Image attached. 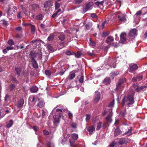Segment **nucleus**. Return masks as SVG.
<instances>
[{"label": "nucleus", "mask_w": 147, "mask_h": 147, "mask_svg": "<svg viewBox=\"0 0 147 147\" xmlns=\"http://www.w3.org/2000/svg\"><path fill=\"white\" fill-rule=\"evenodd\" d=\"M134 98L133 95L128 94L124 96L122 100V106L123 107L126 104L127 107H130L134 103Z\"/></svg>", "instance_id": "nucleus-1"}, {"label": "nucleus", "mask_w": 147, "mask_h": 147, "mask_svg": "<svg viewBox=\"0 0 147 147\" xmlns=\"http://www.w3.org/2000/svg\"><path fill=\"white\" fill-rule=\"evenodd\" d=\"M129 68L128 71L131 73H133L134 71L137 70L138 67L136 64H131L129 65Z\"/></svg>", "instance_id": "nucleus-2"}, {"label": "nucleus", "mask_w": 147, "mask_h": 147, "mask_svg": "<svg viewBox=\"0 0 147 147\" xmlns=\"http://www.w3.org/2000/svg\"><path fill=\"white\" fill-rule=\"evenodd\" d=\"M126 36V34L124 32H122L120 35V42L122 44H125L126 41V39L125 38Z\"/></svg>", "instance_id": "nucleus-3"}, {"label": "nucleus", "mask_w": 147, "mask_h": 147, "mask_svg": "<svg viewBox=\"0 0 147 147\" xmlns=\"http://www.w3.org/2000/svg\"><path fill=\"white\" fill-rule=\"evenodd\" d=\"M95 96L94 101V102L97 103L99 100L100 97V92L98 91H96L95 92Z\"/></svg>", "instance_id": "nucleus-4"}, {"label": "nucleus", "mask_w": 147, "mask_h": 147, "mask_svg": "<svg viewBox=\"0 0 147 147\" xmlns=\"http://www.w3.org/2000/svg\"><path fill=\"white\" fill-rule=\"evenodd\" d=\"M15 74L18 75V77H19L22 71V68L20 66H17L15 68Z\"/></svg>", "instance_id": "nucleus-5"}, {"label": "nucleus", "mask_w": 147, "mask_h": 147, "mask_svg": "<svg viewBox=\"0 0 147 147\" xmlns=\"http://www.w3.org/2000/svg\"><path fill=\"white\" fill-rule=\"evenodd\" d=\"M122 131L120 130L119 127H117L114 132V136L116 137L121 133Z\"/></svg>", "instance_id": "nucleus-6"}, {"label": "nucleus", "mask_w": 147, "mask_h": 147, "mask_svg": "<svg viewBox=\"0 0 147 147\" xmlns=\"http://www.w3.org/2000/svg\"><path fill=\"white\" fill-rule=\"evenodd\" d=\"M24 103V100L23 98L20 99L18 102L17 105V107L20 108L22 107Z\"/></svg>", "instance_id": "nucleus-7"}, {"label": "nucleus", "mask_w": 147, "mask_h": 147, "mask_svg": "<svg viewBox=\"0 0 147 147\" xmlns=\"http://www.w3.org/2000/svg\"><path fill=\"white\" fill-rule=\"evenodd\" d=\"M53 118L54 119V123L57 126L60 122V119L61 118L59 117H57V116L55 115L53 116Z\"/></svg>", "instance_id": "nucleus-8"}, {"label": "nucleus", "mask_w": 147, "mask_h": 147, "mask_svg": "<svg viewBox=\"0 0 147 147\" xmlns=\"http://www.w3.org/2000/svg\"><path fill=\"white\" fill-rule=\"evenodd\" d=\"M112 115L111 113H110L107 117H106V123L108 124V126L110 124L111 122V116Z\"/></svg>", "instance_id": "nucleus-9"}, {"label": "nucleus", "mask_w": 147, "mask_h": 147, "mask_svg": "<svg viewBox=\"0 0 147 147\" xmlns=\"http://www.w3.org/2000/svg\"><path fill=\"white\" fill-rule=\"evenodd\" d=\"M32 67L35 69H37L38 65L35 59L31 60V61Z\"/></svg>", "instance_id": "nucleus-10"}, {"label": "nucleus", "mask_w": 147, "mask_h": 147, "mask_svg": "<svg viewBox=\"0 0 147 147\" xmlns=\"http://www.w3.org/2000/svg\"><path fill=\"white\" fill-rule=\"evenodd\" d=\"M65 110L63 109H56V114L59 117L61 118V117L62 112Z\"/></svg>", "instance_id": "nucleus-11"}, {"label": "nucleus", "mask_w": 147, "mask_h": 147, "mask_svg": "<svg viewBox=\"0 0 147 147\" xmlns=\"http://www.w3.org/2000/svg\"><path fill=\"white\" fill-rule=\"evenodd\" d=\"M137 30L135 29L130 30L129 33V35L130 36H133L137 35Z\"/></svg>", "instance_id": "nucleus-12"}, {"label": "nucleus", "mask_w": 147, "mask_h": 147, "mask_svg": "<svg viewBox=\"0 0 147 147\" xmlns=\"http://www.w3.org/2000/svg\"><path fill=\"white\" fill-rule=\"evenodd\" d=\"M127 143V141L125 138H120L118 142L120 145H122L123 144H126Z\"/></svg>", "instance_id": "nucleus-13"}, {"label": "nucleus", "mask_w": 147, "mask_h": 147, "mask_svg": "<svg viewBox=\"0 0 147 147\" xmlns=\"http://www.w3.org/2000/svg\"><path fill=\"white\" fill-rule=\"evenodd\" d=\"M119 74V73L118 71H114L111 72L110 74V77L111 79H113L114 78V77L118 75Z\"/></svg>", "instance_id": "nucleus-14"}, {"label": "nucleus", "mask_w": 147, "mask_h": 147, "mask_svg": "<svg viewBox=\"0 0 147 147\" xmlns=\"http://www.w3.org/2000/svg\"><path fill=\"white\" fill-rule=\"evenodd\" d=\"M53 4L51 1L50 0H49L45 2L44 3V5L45 8H47L48 7H50L52 6Z\"/></svg>", "instance_id": "nucleus-15"}, {"label": "nucleus", "mask_w": 147, "mask_h": 147, "mask_svg": "<svg viewBox=\"0 0 147 147\" xmlns=\"http://www.w3.org/2000/svg\"><path fill=\"white\" fill-rule=\"evenodd\" d=\"M111 80L109 78H106L103 81V83L105 85H107L109 84L111 82Z\"/></svg>", "instance_id": "nucleus-16"}, {"label": "nucleus", "mask_w": 147, "mask_h": 147, "mask_svg": "<svg viewBox=\"0 0 147 147\" xmlns=\"http://www.w3.org/2000/svg\"><path fill=\"white\" fill-rule=\"evenodd\" d=\"M113 37L111 36H109L107 38L106 42L107 44H110L111 42H113Z\"/></svg>", "instance_id": "nucleus-17"}, {"label": "nucleus", "mask_w": 147, "mask_h": 147, "mask_svg": "<svg viewBox=\"0 0 147 147\" xmlns=\"http://www.w3.org/2000/svg\"><path fill=\"white\" fill-rule=\"evenodd\" d=\"M119 20L121 22L125 21L126 20L125 16L124 15H121L118 16Z\"/></svg>", "instance_id": "nucleus-18"}, {"label": "nucleus", "mask_w": 147, "mask_h": 147, "mask_svg": "<svg viewBox=\"0 0 147 147\" xmlns=\"http://www.w3.org/2000/svg\"><path fill=\"white\" fill-rule=\"evenodd\" d=\"M95 130V127L94 126H91L87 129V130L89 132L90 134H91L93 131Z\"/></svg>", "instance_id": "nucleus-19"}, {"label": "nucleus", "mask_w": 147, "mask_h": 147, "mask_svg": "<svg viewBox=\"0 0 147 147\" xmlns=\"http://www.w3.org/2000/svg\"><path fill=\"white\" fill-rule=\"evenodd\" d=\"M30 55L31 57V60L35 59L34 58L36 57V53L35 52H33L32 51L30 52Z\"/></svg>", "instance_id": "nucleus-20"}, {"label": "nucleus", "mask_w": 147, "mask_h": 147, "mask_svg": "<svg viewBox=\"0 0 147 147\" xmlns=\"http://www.w3.org/2000/svg\"><path fill=\"white\" fill-rule=\"evenodd\" d=\"M38 90V87L36 86H33L30 89V91L32 93L36 92Z\"/></svg>", "instance_id": "nucleus-21"}, {"label": "nucleus", "mask_w": 147, "mask_h": 147, "mask_svg": "<svg viewBox=\"0 0 147 147\" xmlns=\"http://www.w3.org/2000/svg\"><path fill=\"white\" fill-rule=\"evenodd\" d=\"M132 127H131L129 129L128 131L126 132L124 134H123V136H124L125 135H127L128 136H129L131 134V131H132Z\"/></svg>", "instance_id": "nucleus-22"}, {"label": "nucleus", "mask_w": 147, "mask_h": 147, "mask_svg": "<svg viewBox=\"0 0 147 147\" xmlns=\"http://www.w3.org/2000/svg\"><path fill=\"white\" fill-rule=\"evenodd\" d=\"M76 78L79 79V81L80 82L82 83L84 81V76L82 75H79L77 76Z\"/></svg>", "instance_id": "nucleus-23"}, {"label": "nucleus", "mask_w": 147, "mask_h": 147, "mask_svg": "<svg viewBox=\"0 0 147 147\" xmlns=\"http://www.w3.org/2000/svg\"><path fill=\"white\" fill-rule=\"evenodd\" d=\"M44 16L42 14H39L36 16V19L38 20H42Z\"/></svg>", "instance_id": "nucleus-24"}, {"label": "nucleus", "mask_w": 147, "mask_h": 147, "mask_svg": "<svg viewBox=\"0 0 147 147\" xmlns=\"http://www.w3.org/2000/svg\"><path fill=\"white\" fill-rule=\"evenodd\" d=\"M32 9L34 11H36L39 9V5L36 4H33L32 5Z\"/></svg>", "instance_id": "nucleus-25"}, {"label": "nucleus", "mask_w": 147, "mask_h": 147, "mask_svg": "<svg viewBox=\"0 0 147 147\" xmlns=\"http://www.w3.org/2000/svg\"><path fill=\"white\" fill-rule=\"evenodd\" d=\"M126 109H124L123 111H121L120 113V115L122 117H124L126 114Z\"/></svg>", "instance_id": "nucleus-26"}, {"label": "nucleus", "mask_w": 147, "mask_h": 147, "mask_svg": "<svg viewBox=\"0 0 147 147\" xmlns=\"http://www.w3.org/2000/svg\"><path fill=\"white\" fill-rule=\"evenodd\" d=\"M55 35L53 34H50L47 40L49 41H51L53 40Z\"/></svg>", "instance_id": "nucleus-27"}, {"label": "nucleus", "mask_w": 147, "mask_h": 147, "mask_svg": "<svg viewBox=\"0 0 147 147\" xmlns=\"http://www.w3.org/2000/svg\"><path fill=\"white\" fill-rule=\"evenodd\" d=\"M146 86H142L140 87H137L135 89V91L137 92H139L140 90H142L144 88H146Z\"/></svg>", "instance_id": "nucleus-28"}, {"label": "nucleus", "mask_w": 147, "mask_h": 147, "mask_svg": "<svg viewBox=\"0 0 147 147\" xmlns=\"http://www.w3.org/2000/svg\"><path fill=\"white\" fill-rule=\"evenodd\" d=\"M78 135L76 133L72 134L71 135V138L73 139V140L75 141L78 138Z\"/></svg>", "instance_id": "nucleus-29"}, {"label": "nucleus", "mask_w": 147, "mask_h": 147, "mask_svg": "<svg viewBox=\"0 0 147 147\" xmlns=\"http://www.w3.org/2000/svg\"><path fill=\"white\" fill-rule=\"evenodd\" d=\"M76 76L74 72H72L69 76V80H72Z\"/></svg>", "instance_id": "nucleus-30"}, {"label": "nucleus", "mask_w": 147, "mask_h": 147, "mask_svg": "<svg viewBox=\"0 0 147 147\" xmlns=\"http://www.w3.org/2000/svg\"><path fill=\"white\" fill-rule=\"evenodd\" d=\"M45 103L44 102L42 101H40L36 105L37 106L39 107L40 108H42L44 106Z\"/></svg>", "instance_id": "nucleus-31"}, {"label": "nucleus", "mask_w": 147, "mask_h": 147, "mask_svg": "<svg viewBox=\"0 0 147 147\" xmlns=\"http://www.w3.org/2000/svg\"><path fill=\"white\" fill-rule=\"evenodd\" d=\"M58 37L59 40H61L62 41H63L65 38V36L63 34H61L59 35Z\"/></svg>", "instance_id": "nucleus-32"}, {"label": "nucleus", "mask_w": 147, "mask_h": 147, "mask_svg": "<svg viewBox=\"0 0 147 147\" xmlns=\"http://www.w3.org/2000/svg\"><path fill=\"white\" fill-rule=\"evenodd\" d=\"M90 44L92 46H95L96 45V43L94 41L92 40L91 38H90Z\"/></svg>", "instance_id": "nucleus-33"}, {"label": "nucleus", "mask_w": 147, "mask_h": 147, "mask_svg": "<svg viewBox=\"0 0 147 147\" xmlns=\"http://www.w3.org/2000/svg\"><path fill=\"white\" fill-rule=\"evenodd\" d=\"M86 5L85 4V5H83L82 6V11L84 13H85L88 10Z\"/></svg>", "instance_id": "nucleus-34"}, {"label": "nucleus", "mask_w": 147, "mask_h": 147, "mask_svg": "<svg viewBox=\"0 0 147 147\" xmlns=\"http://www.w3.org/2000/svg\"><path fill=\"white\" fill-rule=\"evenodd\" d=\"M104 3V1H102L100 2L96 1L95 3V4L97 6H99L100 5H103Z\"/></svg>", "instance_id": "nucleus-35"}, {"label": "nucleus", "mask_w": 147, "mask_h": 147, "mask_svg": "<svg viewBox=\"0 0 147 147\" xmlns=\"http://www.w3.org/2000/svg\"><path fill=\"white\" fill-rule=\"evenodd\" d=\"M13 124V122L12 120H10L9 121V123H8L7 125V127L8 128H9L11 127Z\"/></svg>", "instance_id": "nucleus-36"}, {"label": "nucleus", "mask_w": 147, "mask_h": 147, "mask_svg": "<svg viewBox=\"0 0 147 147\" xmlns=\"http://www.w3.org/2000/svg\"><path fill=\"white\" fill-rule=\"evenodd\" d=\"M126 81V79L125 78H122L121 79H120L119 80V82H118V83H119V84H123V83H124V82H125Z\"/></svg>", "instance_id": "nucleus-37"}, {"label": "nucleus", "mask_w": 147, "mask_h": 147, "mask_svg": "<svg viewBox=\"0 0 147 147\" xmlns=\"http://www.w3.org/2000/svg\"><path fill=\"white\" fill-rule=\"evenodd\" d=\"M88 9H89L90 8L93 6V3L92 2H90L87 4H86Z\"/></svg>", "instance_id": "nucleus-38"}, {"label": "nucleus", "mask_w": 147, "mask_h": 147, "mask_svg": "<svg viewBox=\"0 0 147 147\" xmlns=\"http://www.w3.org/2000/svg\"><path fill=\"white\" fill-rule=\"evenodd\" d=\"M88 9H89L90 8L93 6V3L92 2H90L87 4H86Z\"/></svg>", "instance_id": "nucleus-39"}, {"label": "nucleus", "mask_w": 147, "mask_h": 147, "mask_svg": "<svg viewBox=\"0 0 147 147\" xmlns=\"http://www.w3.org/2000/svg\"><path fill=\"white\" fill-rule=\"evenodd\" d=\"M70 125L71 127L74 129H76L77 127V124L76 123H71L70 124Z\"/></svg>", "instance_id": "nucleus-40"}, {"label": "nucleus", "mask_w": 147, "mask_h": 147, "mask_svg": "<svg viewBox=\"0 0 147 147\" xmlns=\"http://www.w3.org/2000/svg\"><path fill=\"white\" fill-rule=\"evenodd\" d=\"M16 87V86L14 84H11L9 86L10 90L12 91L14 90Z\"/></svg>", "instance_id": "nucleus-41"}, {"label": "nucleus", "mask_w": 147, "mask_h": 147, "mask_svg": "<svg viewBox=\"0 0 147 147\" xmlns=\"http://www.w3.org/2000/svg\"><path fill=\"white\" fill-rule=\"evenodd\" d=\"M121 84L118 83L116 85V87L115 88V90L117 91L119 90L121 88Z\"/></svg>", "instance_id": "nucleus-42"}, {"label": "nucleus", "mask_w": 147, "mask_h": 147, "mask_svg": "<svg viewBox=\"0 0 147 147\" xmlns=\"http://www.w3.org/2000/svg\"><path fill=\"white\" fill-rule=\"evenodd\" d=\"M74 55H75L76 57L79 58L81 56V52L80 51H78L76 53H74Z\"/></svg>", "instance_id": "nucleus-43"}, {"label": "nucleus", "mask_w": 147, "mask_h": 147, "mask_svg": "<svg viewBox=\"0 0 147 147\" xmlns=\"http://www.w3.org/2000/svg\"><path fill=\"white\" fill-rule=\"evenodd\" d=\"M74 53V52H71L69 51H67L65 53V54L67 55H73Z\"/></svg>", "instance_id": "nucleus-44"}, {"label": "nucleus", "mask_w": 147, "mask_h": 147, "mask_svg": "<svg viewBox=\"0 0 147 147\" xmlns=\"http://www.w3.org/2000/svg\"><path fill=\"white\" fill-rule=\"evenodd\" d=\"M7 43L10 46H11L14 44L13 41L12 39L9 40L8 41Z\"/></svg>", "instance_id": "nucleus-45"}, {"label": "nucleus", "mask_w": 147, "mask_h": 147, "mask_svg": "<svg viewBox=\"0 0 147 147\" xmlns=\"http://www.w3.org/2000/svg\"><path fill=\"white\" fill-rule=\"evenodd\" d=\"M102 122H100L97 124L96 130H99L101 127Z\"/></svg>", "instance_id": "nucleus-46"}, {"label": "nucleus", "mask_w": 147, "mask_h": 147, "mask_svg": "<svg viewBox=\"0 0 147 147\" xmlns=\"http://www.w3.org/2000/svg\"><path fill=\"white\" fill-rule=\"evenodd\" d=\"M91 26L92 24L90 23H89L86 25L85 27L86 29L88 30L90 29Z\"/></svg>", "instance_id": "nucleus-47"}, {"label": "nucleus", "mask_w": 147, "mask_h": 147, "mask_svg": "<svg viewBox=\"0 0 147 147\" xmlns=\"http://www.w3.org/2000/svg\"><path fill=\"white\" fill-rule=\"evenodd\" d=\"M109 34V33L106 32H103L102 33V36L103 37H106Z\"/></svg>", "instance_id": "nucleus-48"}, {"label": "nucleus", "mask_w": 147, "mask_h": 147, "mask_svg": "<svg viewBox=\"0 0 147 147\" xmlns=\"http://www.w3.org/2000/svg\"><path fill=\"white\" fill-rule=\"evenodd\" d=\"M1 21L2 22V24L5 26H7L8 25L7 22L5 20H2Z\"/></svg>", "instance_id": "nucleus-49"}, {"label": "nucleus", "mask_w": 147, "mask_h": 147, "mask_svg": "<svg viewBox=\"0 0 147 147\" xmlns=\"http://www.w3.org/2000/svg\"><path fill=\"white\" fill-rule=\"evenodd\" d=\"M31 31L33 33L35 30V27L34 25H31Z\"/></svg>", "instance_id": "nucleus-50"}, {"label": "nucleus", "mask_w": 147, "mask_h": 147, "mask_svg": "<svg viewBox=\"0 0 147 147\" xmlns=\"http://www.w3.org/2000/svg\"><path fill=\"white\" fill-rule=\"evenodd\" d=\"M23 11L24 12V13L25 14H26V13L27 12V11L26 9V7L24 6V5H21Z\"/></svg>", "instance_id": "nucleus-51"}, {"label": "nucleus", "mask_w": 147, "mask_h": 147, "mask_svg": "<svg viewBox=\"0 0 147 147\" xmlns=\"http://www.w3.org/2000/svg\"><path fill=\"white\" fill-rule=\"evenodd\" d=\"M108 23V21H107L106 20L103 22L102 24L101 27L102 29L104 28L105 27V24H107Z\"/></svg>", "instance_id": "nucleus-52"}, {"label": "nucleus", "mask_w": 147, "mask_h": 147, "mask_svg": "<svg viewBox=\"0 0 147 147\" xmlns=\"http://www.w3.org/2000/svg\"><path fill=\"white\" fill-rule=\"evenodd\" d=\"M11 81L13 82L16 83H18L19 82L16 78L15 77H13L12 78Z\"/></svg>", "instance_id": "nucleus-53"}, {"label": "nucleus", "mask_w": 147, "mask_h": 147, "mask_svg": "<svg viewBox=\"0 0 147 147\" xmlns=\"http://www.w3.org/2000/svg\"><path fill=\"white\" fill-rule=\"evenodd\" d=\"M45 73L47 75L49 76H50L51 74V71L49 70H46Z\"/></svg>", "instance_id": "nucleus-54"}, {"label": "nucleus", "mask_w": 147, "mask_h": 147, "mask_svg": "<svg viewBox=\"0 0 147 147\" xmlns=\"http://www.w3.org/2000/svg\"><path fill=\"white\" fill-rule=\"evenodd\" d=\"M60 7V4L57 2H55V9H57L59 8Z\"/></svg>", "instance_id": "nucleus-55"}, {"label": "nucleus", "mask_w": 147, "mask_h": 147, "mask_svg": "<svg viewBox=\"0 0 147 147\" xmlns=\"http://www.w3.org/2000/svg\"><path fill=\"white\" fill-rule=\"evenodd\" d=\"M114 104V100H113L112 101L110 102L108 105V107H113Z\"/></svg>", "instance_id": "nucleus-56"}, {"label": "nucleus", "mask_w": 147, "mask_h": 147, "mask_svg": "<svg viewBox=\"0 0 147 147\" xmlns=\"http://www.w3.org/2000/svg\"><path fill=\"white\" fill-rule=\"evenodd\" d=\"M83 0H74L75 3L76 4H79L81 3Z\"/></svg>", "instance_id": "nucleus-57"}, {"label": "nucleus", "mask_w": 147, "mask_h": 147, "mask_svg": "<svg viewBox=\"0 0 147 147\" xmlns=\"http://www.w3.org/2000/svg\"><path fill=\"white\" fill-rule=\"evenodd\" d=\"M46 112L44 111V110L42 109V116L43 117H45L46 115Z\"/></svg>", "instance_id": "nucleus-58"}, {"label": "nucleus", "mask_w": 147, "mask_h": 147, "mask_svg": "<svg viewBox=\"0 0 147 147\" xmlns=\"http://www.w3.org/2000/svg\"><path fill=\"white\" fill-rule=\"evenodd\" d=\"M86 121L87 122V121H88L90 119V115H88V114H87L86 115Z\"/></svg>", "instance_id": "nucleus-59"}, {"label": "nucleus", "mask_w": 147, "mask_h": 147, "mask_svg": "<svg viewBox=\"0 0 147 147\" xmlns=\"http://www.w3.org/2000/svg\"><path fill=\"white\" fill-rule=\"evenodd\" d=\"M90 16L91 17L93 18H97L96 14L95 13H92L91 14Z\"/></svg>", "instance_id": "nucleus-60"}, {"label": "nucleus", "mask_w": 147, "mask_h": 147, "mask_svg": "<svg viewBox=\"0 0 147 147\" xmlns=\"http://www.w3.org/2000/svg\"><path fill=\"white\" fill-rule=\"evenodd\" d=\"M47 48L49 50L51 51H52L53 49V48L50 44L47 45Z\"/></svg>", "instance_id": "nucleus-61"}, {"label": "nucleus", "mask_w": 147, "mask_h": 147, "mask_svg": "<svg viewBox=\"0 0 147 147\" xmlns=\"http://www.w3.org/2000/svg\"><path fill=\"white\" fill-rule=\"evenodd\" d=\"M137 77V81H139L141 80L143 78V76H138Z\"/></svg>", "instance_id": "nucleus-62"}, {"label": "nucleus", "mask_w": 147, "mask_h": 147, "mask_svg": "<svg viewBox=\"0 0 147 147\" xmlns=\"http://www.w3.org/2000/svg\"><path fill=\"white\" fill-rule=\"evenodd\" d=\"M68 115L69 119H72L73 117L72 114L70 112H69L68 113Z\"/></svg>", "instance_id": "nucleus-63"}, {"label": "nucleus", "mask_w": 147, "mask_h": 147, "mask_svg": "<svg viewBox=\"0 0 147 147\" xmlns=\"http://www.w3.org/2000/svg\"><path fill=\"white\" fill-rule=\"evenodd\" d=\"M116 145V143L114 142L111 143L109 145L110 147H114Z\"/></svg>", "instance_id": "nucleus-64"}]
</instances>
